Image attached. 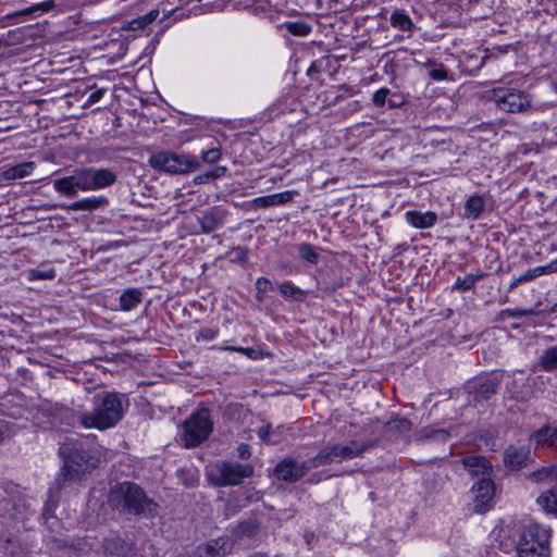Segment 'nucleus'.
Returning <instances> with one entry per match:
<instances>
[{
    "label": "nucleus",
    "mask_w": 557,
    "mask_h": 557,
    "mask_svg": "<svg viewBox=\"0 0 557 557\" xmlns=\"http://www.w3.org/2000/svg\"><path fill=\"white\" fill-rule=\"evenodd\" d=\"M108 503L113 509L122 513L146 519L154 518L159 510L158 503L134 482L115 484L109 493Z\"/></svg>",
    "instance_id": "obj_1"
},
{
    "label": "nucleus",
    "mask_w": 557,
    "mask_h": 557,
    "mask_svg": "<svg viewBox=\"0 0 557 557\" xmlns=\"http://www.w3.org/2000/svg\"><path fill=\"white\" fill-rule=\"evenodd\" d=\"M116 174L110 169L81 168L72 171L71 175L53 180V188L60 195L75 197L78 191H95L112 186Z\"/></svg>",
    "instance_id": "obj_2"
},
{
    "label": "nucleus",
    "mask_w": 557,
    "mask_h": 557,
    "mask_svg": "<svg viewBox=\"0 0 557 557\" xmlns=\"http://www.w3.org/2000/svg\"><path fill=\"white\" fill-rule=\"evenodd\" d=\"M123 400L124 396L114 392L96 394L92 397V410L78 417L79 425L99 431L115 426L124 416Z\"/></svg>",
    "instance_id": "obj_3"
},
{
    "label": "nucleus",
    "mask_w": 557,
    "mask_h": 557,
    "mask_svg": "<svg viewBox=\"0 0 557 557\" xmlns=\"http://www.w3.org/2000/svg\"><path fill=\"white\" fill-rule=\"evenodd\" d=\"M64 465L61 469L58 482L62 487L66 481L76 480L81 474L96 468L99 458L91 449H86L82 443L67 442L60 447Z\"/></svg>",
    "instance_id": "obj_4"
},
{
    "label": "nucleus",
    "mask_w": 557,
    "mask_h": 557,
    "mask_svg": "<svg viewBox=\"0 0 557 557\" xmlns=\"http://www.w3.org/2000/svg\"><path fill=\"white\" fill-rule=\"evenodd\" d=\"M550 536L549 528L534 522L524 525L517 544L518 557H549Z\"/></svg>",
    "instance_id": "obj_5"
},
{
    "label": "nucleus",
    "mask_w": 557,
    "mask_h": 557,
    "mask_svg": "<svg viewBox=\"0 0 557 557\" xmlns=\"http://www.w3.org/2000/svg\"><path fill=\"white\" fill-rule=\"evenodd\" d=\"M182 430V440L186 448L197 447L207 441L213 431L209 409L200 408L195 411L184 421Z\"/></svg>",
    "instance_id": "obj_6"
},
{
    "label": "nucleus",
    "mask_w": 557,
    "mask_h": 557,
    "mask_svg": "<svg viewBox=\"0 0 557 557\" xmlns=\"http://www.w3.org/2000/svg\"><path fill=\"white\" fill-rule=\"evenodd\" d=\"M490 98L499 110L508 113H527L533 110L531 95L517 88H494Z\"/></svg>",
    "instance_id": "obj_7"
},
{
    "label": "nucleus",
    "mask_w": 557,
    "mask_h": 557,
    "mask_svg": "<svg viewBox=\"0 0 557 557\" xmlns=\"http://www.w3.org/2000/svg\"><path fill=\"white\" fill-rule=\"evenodd\" d=\"M149 164L159 171L171 174L189 173L199 168V162L189 154H177L170 151H160L149 158Z\"/></svg>",
    "instance_id": "obj_8"
},
{
    "label": "nucleus",
    "mask_w": 557,
    "mask_h": 557,
    "mask_svg": "<svg viewBox=\"0 0 557 557\" xmlns=\"http://www.w3.org/2000/svg\"><path fill=\"white\" fill-rule=\"evenodd\" d=\"M503 376L490 373L474 379L467 385V403L478 407L491 399L498 391Z\"/></svg>",
    "instance_id": "obj_9"
},
{
    "label": "nucleus",
    "mask_w": 557,
    "mask_h": 557,
    "mask_svg": "<svg viewBox=\"0 0 557 557\" xmlns=\"http://www.w3.org/2000/svg\"><path fill=\"white\" fill-rule=\"evenodd\" d=\"M213 483L216 486L238 485L253 474L251 465H242L232 461H218L214 465Z\"/></svg>",
    "instance_id": "obj_10"
},
{
    "label": "nucleus",
    "mask_w": 557,
    "mask_h": 557,
    "mask_svg": "<svg viewBox=\"0 0 557 557\" xmlns=\"http://www.w3.org/2000/svg\"><path fill=\"white\" fill-rule=\"evenodd\" d=\"M308 473V467L305 461H298L296 458L287 456L283 458L274 469V475L277 480L295 483Z\"/></svg>",
    "instance_id": "obj_11"
},
{
    "label": "nucleus",
    "mask_w": 557,
    "mask_h": 557,
    "mask_svg": "<svg viewBox=\"0 0 557 557\" xmlns=\"http://www.w3.org/2000/svg\"><path fill=\"white\" fill-rule=\"evenodd\" d=\"M471 492L475 512L484 513L491 509L495 494V484L491 479L483 478L472 486Z\"/></svg>",
    "instance_id": "obj_12"
},
{
    "label": "nucleus",
    "mask_w": 557,
    "mask_h": 557,
    "mask_svg": "<svg viewBox=\"0 0 557 557\" xmlns=\"http://www.w3.org/2000/svg\"><path fill=\"white\" fill-rule=\"evenodd\" d=\"M331 447L335 462L341 463L344 460H350L362 456L364 451L372 447V443L354 440L347 444H334L331 445Z\"/></svg>",
    "instance_id": "obj_13"
},
{
    "label": "nucleus",
    "mask_w": 557,
    "mask_h": 557,
    "mask_svg": "<svg viewBox=\"0 0 557 557\" xmlns=\"http://www.w3.org/2000/svg\"><path fill=\"white\" fill-rule=\"evenodd\" d=\"M557 272V258L545 265H539L532 269H528L522 274L513 277L509 284V288L513 289L519 285L532 282L543 275H549Z\"/></svg>",
    "instance_id": "obj_14"
},
{
    "label": "nucleus",
    "mask_w": 557,
    "mask_h": 557,
    "mask_svg": "<svg viewBox=\"0 0 557 557\" xmlns=\"http://www.w3.org/2000/svg\"><path fill=\"white\" fill-rule=\"evenodd\" d=\"M294 197V191L286 190L278 194L261 196L249 201V207L252 209H265L276 207L290 202Z\"/></svg>",
    "instance_id": "obj_15"
},
{
    "label": "nucleus",
    "mask_w": 557,
    "mask_h": 557,
    "mask_svg": "<svg viewBox=\"0 0 557 557\" xmlns=\"http://www.w3.org/2000/svg\"><path fill=\"white\" fill-rule=\"evenodd\" d=\"M227 554V541L216 539L206 544L199 545L190 557H225Z\"/></svg>",
    "instance_id": "obj_16"
},
{
    "label": "nucleus",
    "mask_w": 557,
    "mask_h": 557,
    "mask_svg": "<svg viewBox=\"0 0 557 557\" xmlns=\"http://www.w3.org/2000/svg\"><path fill=\"white\" fill-rule=\"evenodd\" d=\"M483 50L476 49V52L462 51L459 57V64L462 71L474 74L485 64Z\"/></svg>",
    "instance_id": "obj_17"
},
{
    "label": "nucleus",
    "mask_w": 557,
    "mask_h": 557,
    "mask_svg": "<svg viewBox=\"0 0 557 557\" xmlns=\"http://www.w3.org/2000/svg\"><path fill=\"white\" fill-rule=\"evenodd\" d=\"M406 221L416 228H431L437 223V214L434 211L410 210L405 213Z\"/></svg>",
    "instance_id": "obj_18"
},
{
    "label": "nucleus",
    "mask_w": 557,
    "mask_h": 557,
    "mask_svg": "<svg viewBox=\"0 0 557 557\" xmlns=\"http://www.w3.org/2000/svg\"><path fill=\"white\" fill-rule=\"evenodd\" d=\"M36 169L33 161L22 162L15 165H4L1 168V177L4 181H15L29 176Z\"/></svg>",
    "instance_id": "obj_19"
},
{
    "label": "nucleus",
    "mask_w": 557,
    "mask_h": 557,
    "mask_svg": "<svg viewBox=\"0 0 557 557\" xmlns=\"http://www.w3.org/2000/svg\"><path fill=\"white\" fill-rule=\"evenodd\" d=\"M224 216V210L220 208H212L210 211L198 218L201 231L207 234L215 231L222 226Z\"/></svg>",
    "instance_id": "obj_20"
},
{
    "label": "nucleus",
    "mask_w": 557,
    "mask_h": 557,
    "mask_svg": "<svg viewBox=\"0 0 557 557\" xmlns=\"http://www.w3.org/2000/svg\"><path fill=\"white\" fill-rule=\"evenodd\" d=\"M529 450L524 447L510 446L506 449L504 461L507 468L518 470L527 466Z\"/></svg>",
    "instance_id": "obj_21"
},
{
    "label": "nucleus",
    "mask_w": 557,
    "mask_h": 557,
    "mask_svg": "<svg viewBox=\"0 0 557 557\" xmlns=\"http://www.w3.org/2000/svg\"><path fill=\"white\" fill-rule=\"evenodd\" d=\"M462 465L472 475L488 474L492 470L491 462L480 455L465 457L462 459Z\"/></svg>",
    "instance_id": "obj_22"
},
{
    "label": "nucleus",
    "mask_w": 557,
    "mask_h": 557,
    "mask_svg": "<svg viewBox=\"0 0 557 557\" xmlns=\"http://www.w3.org/2000/svg\"><path fill=\"white\" fill-rule=\"evenodd\" d=\"M531 440L537 445L557 448V428L546 424L534 432Z\"/></svg>",
    "instance_id": "obj_23"
},
{
    "label": "nucleus",
    "mask_w": 557,
    "mask_h": 557,
    "mask_svg": "<svg viewBox=\"0 0 557 557\" xmlns=\"http://www.w3.org/2000/svg\"><path fill=\"white\" fill-rule=\"evenodd\" d=\"M109 200L104 196H92L77 200L69 206L72 211H95L99 208L106 207Z\"/></svg>",
    "instance_id": "obj_24"
},
{
    "label": "nucleus",
    "mask_w": 557,
    "mask_h": 557,
    "mask_svg": "<svg viewBox=\"0 0 557 557\" xmlns=\"http://www.w3.org/2000/svg\"><path fill=\"white\" fill-rule=\"evenodd\" d=\"M484 208V198L480 195H472L466 200L463 218L468 220H478Z\"/></svg>",
    "instance_id": "obj_25"
},
{
    "label": "nucleus",
    "mask_w": 557,
    "mask_h": 557,
    "mask_svg": "<svg viewBox=\"0 0 557 557\" xmlns=\"http://www.w3.org/2000/svg\"><path fill=\"white\" fill-rule=\"evenodd\" d=\"M391 25L401 32L412 33L414 24L404 9H396L389 17Z\"/></svg>",
    "instance_id": "obj_26"
},
{
    "label": "nucleus",
    "mask_w": 557,
    "mask_h": 557,
    "mask_svg": "<svg viewBox=\"0 0 557 557\" xmlns=\"http://www.w3.org/2000/svg\"><path fill=\"white\" fill-rule=\"evenodd\" d=\"M120 309L131 311L135 309L143 300V293L138 288H127L120 296Z\"/></svg>",
    "instance_id": "obj_27"
},
{
    "label": "nucleus",
    "mask_w": 557,
    "mask_h": 557,
    "mask_svg": "<svg viewBox=\"0 0 557 557\" xmlns=\"http://www.w3.org/2000/svg\"><path fill=\"white\" fill-rule=\"evenodd\" d=\"M333 462H335V460L331 445L323 447L315 456L305 460V465L308 467V472Z\"/></svg>",
    "instance_id": "obj_28"
},
{
    "label": "nucleus",
    "mask_w": 557,
    "mask_h": 557,
    "mask_svg": "<svg viewBox=\"0 0 557 557\" xmlns=\"http://www.w3.org/2000/svg\"><path fill=\"white\" fill-rule=\"evenodd\" d=\"M278 30L286 29L289 35L295 37H307L312 32V26L305 21L284 22L276 26Z\"/></svg>",
    "instance_id": "obj_29"
},
{
    "label": "nucleus",
    "mask_w": 557,
    "mask_h": 557,
    "mask_svg": "<svg viewBox=\"0 0 557 557\" xmlns=\"http://www.w3.org/2000/svg\"><path fill=\"white\" fill-rule=\"evenodd\" d=\"M537 504L546 512L557 515V481L549 490L539 496Z\"/></svg>",
    "instance_id": "obj_30"
},
{
    "label": "nucleus",
    "mask_w": 557,
    "mask_h": 557,
    "mask_svg": "<svg viewBox=\"0 0 557 557\" xmlns=\"http://www.w3.org/2000/svg\"><path fill=\"white\" fill-rule=\"evenodd\" d=\"M54 5H55L54 0H47V1L32 4L30 7L23 9L21 11H16L12 14H8L5 17L13 18V17L30 15V14L38 15L39 13L48 12V11L52 10L54 8Z\"/></svg>",
    "instance_id": "obj_31"
},
{
    "label": "nucleus",
    "mask_w": 557,
    "mask_h": 557,
    "mask_svg": "<svg viewBox=\"0 0 557 557\" xmlns=\"http://www.w3.org/2000/svg\"><path fill=\"white\" fill-rule=\"evenodd\" d=\"M248 7L256 15L269 18L272 22L276 20V12L272 10V5L269 0H251V3L248 4Z\"/></svg>",
    "instance_id": "obj_32"
},
{
    "label": "nucleus",
    "mask_w": 557,
    "mask_h": 557,
    "mask_svg": "<svg viewBox=\"0 0 557 557\" xmlns=\"http://www.w3.org/2000/svg\"><path fill=\"white\" fill-rule=\"evenodd\" d=\"M299 258L315 265L320 260L319 249L310 243H301L297 246Z\"/></svg>",
    "instance_id": "obj_33"
},
{
    "label": "nucleus",
    "mask_w": 557,
    "mask_h": 557,
    "mask_svg": "<svg viewBox=\"0 0 557 557\" xmlns=\"http://www.w3.org/2000/svg\"><path fill=\"white\" fill-rule=\"evenodd\" d=\"M281 295L286 299L295 301L304 300L306 293L297 287L292 281H285L278 285Z\"/></svg>",
    "instance_id": "obj_34"
},
{
    "label": "nucleus",
    "mask_w": 557,
    "mask_h": 557,
    "mask_svg": "<svg viewBox=\"0 0 557 557\" xmlns=\"http://www.w3.org/2000/svg\"><path fill=\"white\" fill-rule=\"evenodd\" d=\"M539 363L544 371L553 372L557 370V345L546 349Z\"/></svg>",
    "instance_id": "obj_35"
},
{
    "label": "nucleus",
    "mask_w": 557,
    "mask_h": 557,
    "mask_svg": "<svg viewBox=\"0 0 557 557\" xmlns=\"http://www.w3.org/2000/svg\"><path fill=\"white\" fill-rule=\"evenodd\" d=\"M533 482L557 481V466L542 467L530 474Z\"/></svg>",
    "instance_id": "obj_36"
},
{
    "label": "nucleus",
    "mask_w": 557,
    "mask_h": 557,
    "mask_svg": "<svg viewBox=\"0 0 557 557\" xmlns=\"http://www.w3.org/2000/svg\"><path fill=\"white\" fill-rule=\"evenodd\" d=\"M256 287V299L259 302H263L267 293L274 289L273 283L267 277H258L255 283Z\"/></svg>",
    "instance_id": "obj_37"
},
{
    "label": "nucleus",
    "mask_w": 557,
    "mask_h": 557,
    "mask_svg": "<svg viewBox=\"0 0 557 557\" xmlns=\"http://www.w3.org/2000/svg\"><path fill=\"white\" fill-rule=\"evenodd\" d=\"M482 278V275H474V274H467L463 277H457L456 282L453 285V289L459 290V292H467L470 290Z\"/></svg>",
    "instance_id": "obj_38"
},
{
    "label": "nucleus",
    "mask_w": 557,
    "mask_h": 557,
    "mask_svg": "<svg viewBox=\"0 0 557 557\" xmlns=\"http://www.w3.org/2000/svg\"><path fill=\"white\" fill-rule=\"evenodd\" d=\"M259 438L271 445H275L281 443V437L274 436V432H272V426L270 424L262 425L258 429Z\"/></svg>",
    "instance_id": "obj_39"
},
{
    "label": "nucleus",
    "mask_w": 557,
    "mask_h": 557,
    "mask_svg": "<svg viewBox=\"0 0 557 557\" xmlns=\"http://www.w3.org/2000/svg\"><path fill=\"white\" fill-rule=\"evenodd\" d=\"M510 49V45L505 46H494L492 48H487L483 50L485 61L496 60L500 55H505L508 53Z\"/></svg>",
    "instance_id": "obj_40"
},
{
    "label": "nucleus",
    "mask_w": 557,
    "mask_h": 557,
    "mask_svg": "<svg viewBox=\"0 0 557 557\" xmlns=\"http://www.w3.org/2000/svg\"><path fill=\"white\" fill-rule=\"evenodd\" d=\"M536 314L534 309H504L500 311L499 317L502 319L507 318H522L527 315H534Z\"/></svg>",
    "instance_id": "obj_41"
},
{
    "label": "nucleus",
    "mask_w": 557,
    "mask_h": 557,
    "mask_svg": "<svg viewBox=\"0 0 557 557\" xmlns=\"http://www.w3.org/2000/svg\"><path fill=\"white\" fill-rule=\"evenodd\" d=\"M55 270L53 268H49L46 270L34 269L29 273V277L32 280H52L55 277Z\"/></svg>",
    "instance_id": "obj_42"
},
{
    "label": "nucleus",
    "mask_w": 557,
    "mask_h": 557,
    "mask_svg": "<svg viewBox=\"0 0 557 557\" xmlns=\"http://www.w3.org/2000/svg\"><path fill=\"white\" fill-rule=\"evenodd\" d=\"M389 95V89L386 87L377 89L372 97V101L374 106L382 108L385 106L387 97Z\"/></svg>",
    "instance_id": "obj_43"
},
{
    "label": "nucleus",
    "mask_w": 557,
    "mask_h": 557,
    "mask_svg": "<svg viewBox=\"0 0 557 557\" xmlns=\"http://www.w3.org/2000/svg\"><path fill=\"white\" fill-rule=\"evenodd\" d=\"M429 63L435 65V67L432 69L429 73L431 78H433L434 81H443L447 78V71L442 64L436 65L435 62L433 61H429Z\"/></svg>",
    "instance_id": "obj_44"
},
{
    "label": "nucleus",
    "mask_w": 557,
    "mask_h": 557,
    "mask_svg": "<svg viewBox=\"0 0 557 557\" xmlns=\"http://www.w3.org/2000/svg\"><path fill=\"white\" fill-rule=\"evenodd\" d=\"M222 157L221 150L219 148H211L202 151V159L207 163L218 162Z\"/></svg>",
    "instance_id": "obj_45"
},
{
    "label": "nucleus",
    "mask_w": 557,
    "mask_h": 557,
    "mask_svg": "<svg viewBox=\"0 0 557 557\" xmlns=\"http://www.w3.org/2000/svg\"><path fill=\"white\" fill-rule=\"evenodd\" d=\"M391 428L397 429L399 431H410L411 430V422L407 418H398L394 419L389 422Z\"/></svg>",
    "instance_id": "obj_46"
},
{
    "label": "nucleus",
    "mask_w": 557,
    "mask_h": 557,
    "mask_svg": "<svg viewBox=\"0 0 557 557\" xmlns=\"http://www.w3.org/2000/svg\"><path fill=\"white\" fill-rule=\"evenodd\" d=\"M149 24L146 22L145 17L141 15L137 18H134L132 21L128 22L127 24V28L128 30H139V29H144L148 26Z\"/></svg>",
    "instance_id": "obj_47"
},
{
    "label": "nucleus",
    "mask_w": 557,
    "mask_h": 557,
    "mask_svg": "<svg viewBox=\"0 0 557 557\" xmlns=\"http://www.w3.org/2000/svg\"><path fill=\"white\" fill-rule=\"evenodd\" d=\"M218 334H219L218 329L205 327V329L200 330L199 336L197 337V339H199L201 337L205 341H212L218 336Z\"/></svg>",
    "instance_id": "obj_48"
},
{
    "label": "nucleus",
    "mask_w": 557,
    "mask_h": 557,
    "mask_svg": "<svg viewBox=\"0 0 557 557\" xmlns=\"http://www.w3.org/2000/svg\"><path fill=\"white\" fill-rule=\"evenodd\" d=\"M235 259L233 261H237L239 263H246L248 260L247 249L244 247H237L234 249Z\"/></svg>",
    "instance_id": "obj_49"
},
{
    "label": "nucleus",
    "mask_w": 557,
    "mask_h": 557,
    "mask_svg": "<svg viewBox=\"0 0 557 557\" xmlns=\"http://www.w3.org/2000/svg\"><path fill=\"white\" fill-rule=\"evenodd\" d=\"M322 60L313 61L307 70V75L312 77L314 74L320 73L322 71Z\"/></svg>",
    "instance_id": "obj_50"
},
{
    "label": "nucleus",
    "mask_w": 557,
    "mask_h": 557,
    "mask_svg": "<svg viewBox=\"0 0 557 557\" xmlns=\"http://www.w3.org/2000/svg\"><path fill=\"white\" fill-rule=\"evenodd\" d=\"M213 180L214 178H213L212 173L210 171H208V172L200 173L197 176H195L194 182H195V184H206Z\"/></svg>",
    "instance_id": "obj_51"
},
{
    "label": "nucleus",
    "mask_w": 557,
    "mask_h": 557,
    "mask_svg": "<svg viewBox=\"0 0 557 557\" xmlns=\"http://www.w3.org/2000/svg\"><path fill=\"white\" fill-rule=\"evenodd\" d=\"M103 95H104V90L103 89H97V90L92 91L89 95L86 104L90 106V104H94V103L98 102L103 97Z\"/></svg>",
    "instance_id": "obj_52"
},
{
    "label": "nucleus",
    "mask_w": 557,
    "mask_h": 557,
    "mask_svg": "<svg viewBox=\"0 0 557 557\" xmlns=\"http://www.w3.org/2000/svg\"><path fill=\"white\" fill-rule=\"evenodd\" d=\"M449 433L445 430H436L430 434V437L433 440H438L445 442L449 438Z\"/></svg>",
    "instance_id": "obj_53"
},
{
    "label": "nucleus",
    "mask_w": 557,
    "mask_h": 557,
    "mask_svg": "<svg viewBox=\"0 0 557 557\" xmlns=\"http://www.w3.org/2000/svg\"><path fill=\"white\" fill-rule=\"evenodd\" d=\"M237 453L240 459H248L251 455L250 447L247 444H240L237 448Z\"/></svg>",
    "instance_id": "obj_54"
},
{
    "label": "nucleus",
    "mask_w": 557,
    "mask_h": 557,
    "mask_svg": "<svg viewBox=\"0 0 557 557\" xmlns=\"http://www.w3.org/2000/svg\"><path fill=\"white\" fill-rule=\"evenodd\" d=\"M159 14V10L154 9L143 16L145 17L146 22L150 25L153 21L158 18Z\"/></svg>",
    "instance_id": "obj_55"
},
{
    "label": "nucleus",
    "mask_w": 557,
    "mask_h": 557,
    "mask_svg": "<svg viewBox=\"0 0 557 557\" xmlns=\"http://www.w3.org/2000/svg\"><path fill=\"white\" fill-rule=\"evenodd\" d=\"M210 172L212 173L213 178L215 180V178H219V177H221V176H223L225 174L226 168L218 166L213 171H210Z\"/></svg>",
    "instance_id": "obj_56"
},
{
    "label": "nucleus",
    "mask_w": 557,
    "mask_h": 557,
    "mask_svg": "<svg viewBox=\"0 0 557 557\" xmlns=\"http://www.w3.org/2000/svg\"><path fill=\"white\" fill-rule=\"evenodd\" d=\"M285 431V428L283 425L276 426L275 429L272 428V432H274V436L281 437V441L283 440V432Z\"/></svg>",
    "instance_id": "obj_57"
},
{
    "label": "nucleus",
    "mask_w": 557,
    "mask_h": 557,
    "mask_svg": "<svg viewBox=\"0 0 557 557\" xmlns=\"http://www.w3.org/2000/svg\"><path fill=\"white\" fill-rule=\"evenodd\" d=\"M226 349H227V350H234V351H240V352L246 351V349L240 348V347H238V348H237V347H227Z\"/></svg>",
    "instance_id": "obj_58"
},
{
    "label": "nucleus",
    "mask_w": 557,
    "mask_h": 557,
    "mask_svg": "<svg viewBox=\"0 0 557 557\" xmlns=\"http://www.w3.org/2000/svg\"><path fill=\"white\" fill-rule=\"evenodd\" d=\"M248 557H269V556L263 553H253V554L249 555Z\"/></svg>",
    "instance_id": "obj_59"
},
{
    "label": "nucleus",
    "mask_w": 557,
    "mask_h": 557,
    "mask_svg": "<svg viewBox=\"0 0 557 557\" xmlns=\"http://www.w3.org/2000/svg\"><path fill=\"white\" fill-rule=\"evenodd\" d=\"M389 108H395L397 104L395 103V100L388 101Z\"/></svg>",
    "instance_id": "obj_60"
},
{
    "label": "nucleus",
    "mask_w": 557,
    "mask_h": 557,
    "mask_svg": "<svg viewBox=\"0 0 557 557\" xmlns=\"http://www.w3.org/2000/svg\"><path fill=\"white\" fill-rule=\"evenodd\" d=\"M389 108H395L397 104L395 103V100L388 101Z\"/></svg>",
    "instance_id": "obj_61"
},
{
    "label": "nucleus",
    "mask_w": 557,
    "mask_h": 557,
    "mask_svg": "<svg viewBox=\"0 0 557 557\" xmlns=\"http://www.w3.org/2000/svg\"><path fill=\"white\" fill-rule=\"evenodd\" d=\"M295 14H297V12L295 10L288 11L286 13V15H288V16H292V15H295Z\"/></svg>",
    "instance_id": "obj_62"
},
{
    "label": "nucleus",
    "mask_w": 557,
    "mask_h": 557,
    "mask_svg": "<svg viewBox=\"0 0 557 557\" xmlns=\"http://www.w3.org/2000/svg\"><path fill=\"white\" fill-rule=\"evenodd\" d=\"M4 41L2 40V38H0V49L2 48Z\"/></svg>",
    "instance_id": "obj_63"
}]
</instances>
